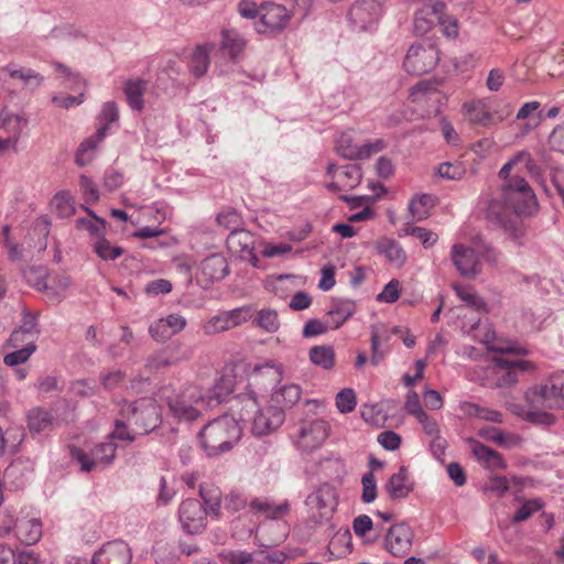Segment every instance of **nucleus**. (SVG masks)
I'll use <instances>...</instances> for the list:
<instances>
[{
	"label": "nucleus",
	"mask_w": 564,
	"mask_h": 564,
	"mask_svg": "<svg viewBox=\"0 0 564 564\" xmlns=\"http://www.w3.org/2000/svg\"><path fill=\"white\" fill-rule=\"evenodd\" d=\"M328 433L329 425L325 420L305 421L300 426L296 446L302 452H314L322 446Z\"/></svg>",
	"instance_id": "f8f14e48"
},
{
	"label": "nucleus",
	"mask_w": 564,
	"mask_h": 564,
	"mask_svg": "<svg viewBox=\"0 0 564 564\" xmlns=\"http://www.w3.org/2000/svg\"><path fill=\"white\" fill-rule=\"evenodd\" d=\"M516 500L522 503L512 516L511 522L514 524L527 521L534 513L541 511L545 506L544 501L540 498L523 500L522 498L517 497Z\"/></svg>",
	"instance_id": "58836bf2"
},
{
	"label": "nucleus",
	"mask_w": 564,
	"mask_h": 564,
	"mask_svg": "<svg viewBox=\"0 0 564 564\" xmlns=\"http://www.w3.org/2000/svg\"><path fill=\"white\" fill-rule=\"evenodd\" d=\"M464 110L466 111L468 121L480 127L495 126L502 121L511 112L510 109H506L503 112L495 117V115L489 110L487 99L466 102L464 104Z\"/></svg>",
	"instance_id": "a211bd4d"
},
{
	"label": "nucleus",
	"mask_w": 564,
	"mask_h": 564,
	"mask_svg": "<svg viewBox=\"0 0 564 564\" xmlns=\"http://www.w3.org/2000/svg\"><path fill=\"white\" fill-rule=\"evenodd\" d=\"M120 415L127 420L139 435H147L162 423L159 406L152 400H141L132 403L124 402Z\"/></svg>",
	"instance_id": "20e7f679"
},
{
	"label": "nucleus",
	"mask_w": 564,
	"mask_h": 564,
	"mask_svg": "<svg viewBox=\"0 0 564 564\" xmlns=\"http://www.w3.org/2000/svg\"><path fill=\"white\" fill-rule=\"evenodd\" d=\"M456 295L471 308L486 311V302L469 285H454Z\"/></svg>",
	"instance_id": "c03bdc74"
},
{
	"label": "nucleus",
	"mask_w": 564,
	"mask_h": 564,
	"mask_svg": "<svg viewBox=\"0 0 564 564\" xmlns=\"http://www.w3.org/2000/svg\"><path fill=\"white\" fill-rule=\"evenodd\" d=\"M94 251L105 261L115 260L123 253L121 247L111 245L104 236L95 241Z\"/></svg>",
	"instance_id": "a18cd8bd"
},
{
	"label": "nucleus",
	"mask_w": 564,
	"mask_h": 564,
	"mask_svg": "<svg viewBox=\"0 0 564 564\" xmlns=\"http://www.w3.org/2000/svg\"><path fill=\"white\" fill-rule=\"evenodd\" d=\"M200 271L208 282L220 281L229 272L227 259L220 253H213L202 261Z\"/></svg>",
	"instance_id": "a878e982"
},
{
	"label": "nucleus",
	"mask_w": 564,
	"mask_h": 564,
	"mask_svg": "<svg viewBox=\"0 0 564 564\" xmlns=\"http://www.w3.org/2000/svg\"><path fill=\"white\" fill-rule=\"evenodd\" d=\"M200 502L204 503L208 513L218 518L220 512L221 492L216 487H199Z\"/></svg>",
	"instance_id": "ea45409f"
},
{
	"label": "nucleus",
	"mask_w": 564,
	"mask_h": 564,
	"mask_svg": "<svg viewBox=\"0 0 564 564\" xmlns=\"http://www.w3.org/2000/svg\"><path fill=\"white\" fill-rule=\"evenodd\" d=\"M257 324L260 328L268 333H274L280 327V321L276 311L271 308H262L257 316Z\"/></svg>",
	"instance_id": "09e8293b"
},
{
	"label": "nucleus",
	"mask_w": 564,
	"mask_h": 564,
	"mask_svg": "<svg viewBox=\"0 0 564 564\" xmlns=\"http://www.w3.org/2000/svg\"><path fill=\"white\" fill-rule=\"evenodd\" d=\"M139 435L135 430L129 425L127 420L121 416V419H117L115 422V429L109 434V438L111 440H118V441H126V442H133Z\"/></svg>",
	"instance_id": "de8ad7c7"
},
{
	"label": "nucleus",
	"mask_w": 564,
	"mask_h": 564,
	"mask_svg": "<svg viewBox=\"0 0 564 564\" xmlns=\"http://www.w3.org/2000/svg\"><path fill=\"white\" fill-rule=\"evenodd\" d=\"M445 4L441 1H436L432 7V13L435 15V19L441 24L443 29V33L447 37H455L458 34L457 21L453 17L443 14V10Z\"/></svg>",
	"instance_id": "a19ab883"
},
{
	"label": "nucleus",
	"mask_w": 564,
	"mask_h": 564,
	"mask_svg": "<svg viewBox=\"0 0 564 564\" xmlns=\"http://www.w3.org/2000/svg\"><path fill=\"white\" fill-rule=\"evenodd\" d=\"M239 422L250 425L256 436H263L274 432L284 422V412L274 406L261 409L253 397L243 399L239 413Z\"/></svg>",
	"instance_id": "7ed1b4c3"
},
{
	"label": "nucleus",
	"mask_w": 564,
	"mask_h": 564,
	"mask_svg": "<svg viewBox=\"0 0 564 564\" xmlns=\"http://www.w3.org/2000/svg\"><path fill=\"white\" fill-rule=\"evenodd\" d=\"M42 536V523L36 518L17 517L15 538L26 545L35 544Z\"/></svg>",
	"instance_id": "393cba45"
},
{
	"label": "nucleus",
	"mask_w": 564,
	"mask_h": 564,
	"mask_svg": "<svg viewBox=\"0 0 564 564\" xmlns=\"http://www.w3.org/2000/svg\"><path fill=\"white\" fill-rule=\"evenodd\" d=\"M245 46V39L236 30H224L221 32L220 48L231 59H235Z\"/></svg>",
	"instance_id": "72a5a7b5"
},
{
	"label": "nucleus",
	"mask_w": 564,
	"mask_h": 564,
	"mask_svg": "<svg viewBox=\"0 0 564 564\" xmlns=\"http://www.w3.org/2000/svg\"><path fill=\"white\" fill-rule=\"evenodd\" d=\"M310 360L313 365L325 370H330L335 366V350L328 345L313 346L310 349Z\"/></svg>",
	"instance_id": "e433bc0d"
},
{
	"label": "nucleus",
	"mask_w": 564,
	"mask_h": 564,
	"mask_svg": "<svg viewBox=\"0 0 564 564\" xmlns=\"http://www.w3.org/2000/svg\"><path fill=\"white\" fill-rule=\"evenodd\" d=\"M335 149L338 155L347 160H358L360 145L354 142V131L346 130L335 140Z\"/></svg>",
	"instance_id": "f704fd0d"
},
{
	"label": "nucleus",
	"mask_w": 564,
	"mask_h": 564,
	"mask_svg": "<svg viewBox=\"0 0 564 564\" xmlns=\"http://www.w3.org/2000/svg\"><path fill=\"white\" fill-rule=\"evenodd\" d=\"M301 387L295 383H288L279 387L272 393V401L278 410L290 409L295 405L301 398Z\"/></svg>",
	"instance_id": "c756f323"
},
{
	"label": "nucleus",
	"mask_w": 564,
	"mask_h": 564,
	"mask_svg": "<svg viewBox=\"0 0 564 564\" xmlns=\"http://www.w3.org/2000/svg\"><path fill=\"white\" fill-rule=\"evenodd\" d=\"M362 495L361 500L365 503H370L377 498V481L372 471L366 473L361 478Z\"/></svg>",
	"instance_id": "4d7b16f0"
},
{
	"label": "nucleus",
	"mask_w": 564,
	"mask_h": 564,
	"mask_svg": "<svg viewBox=\"0 0 564 564\" xmlns=\"http://www.w3.org/2000/svg\"><path fill=\"white\" fill-rule=\"evenodd\" d=\"M234 383L231 376H220L216 379L209 393H205L207 406L213 408L224 402L232 393Z\"/></svg>",
	"instance_id": "2f4dec72"
},
{
	"label": "nucleus",
	"mask_w": 564,
	"mask_h": 564,
	"mask_svg": "<svg viewBox=\"0 0 564 564\" xmlns=\"http://www.w3.org/2000/svg\"><path fill=\"white\" fill-rule=\"evenodd\" d=\"M51 36L53 39L59 40H75L79 37H84L85 33L72 24H64L57 28H54L51 32Z\"/></svg>",
	"instance_id": "052dcab7"
},
{
	"label": "nucleus",
	"mask_w": 564,
	"mask_h": 564,
	"mask_svg": "<svg viewBox=\"0 0 564 564\" xmlns=\"http://www.w3.org/2000/svg\"><path fill=\"white\" fill-rule=\"evenodd\" d=\"M378 252L383 254L387 260L395 265L401 267L406 260V254L400 243L393 239H383L377 245Z\"/></svg>",
	"instance_id": "c9c22d12"
},
{
	"label": "nucleus",
	"mask_w": 564,
	"mask_h": 564,
	"mask_svg": "<svg viewBox=\"0 0 564 564\" xmlns=\"http://www.w3.org/2000/svg\"><path fill=\"white\" fill-rule=\"evenodd\" d=\"M0 78L13 79L21 84L22 88L28 91H34L44 82V77L36 70L22 66L17 63H9L0 68Z\"/></svg>",
	"instance_id": "f3484780"
},
{
	"label": "nucleus",
	"mask_w": 564,
	"mask_h": 564,
	"mask_svg": "<svg viewBox=\"0 0 564 564\" xmlns=\"http://www.w3.org/2000/svg\"><path fill=\"white\" fill-rule=\"evenodd\" d=\"M532 365L528 360H510L505 357L495 358L496 386L510 387L518 381V371H527Z\"/></svg>",
	"instance_id": "6ab92c4d"
},
{
	"label": "nucleus",
	"mask_w": 564,
	"mask_h": 564,
	"mask_svg": "<svg viewBox=\"0 0 564 564\" xmlns=\"http://www.w3.org/2000/svg\"><path fill=\"white\" fill-rule=\"evenodd\" d=\"M132 552L122 540H113L105 543L96 551L90 561L91 564H131Z\"/></svg>",
	"instance_id": "2eb2a0df"
},
{
	"label": "nucleus",
	"mask_w": 564,
	"mask_h": 564,
	"mask_svg": "<svg viewBox=\"0 0 564 564\" xmlns=\"http://www.w3.org/2000/svg\"><path fill=\"white\" fill-rule=\"evenodd\" d=\"M87 212L93 216V219L78 218L76 220L77 228L87 230L91 235L97 236V238L104 236L102 230L105 229L106 221L96 216L91 209L87 208Z\"/></svg>",
	"instance_id": "3c124183"
},
{
	"label": "nucleus",
	"mask_w": 564,
	"mask_h": 564,
	"mask_svg": "<svg viewBox=\"0 0 564 564\" xmlns=\"http://www.w3.org/2000/svg\"><path fill=\"white\" fill-rule=\"evenodd\" d=\"M167 405L175 417L185 421L196 420L203 410L209 408L203 389L194 384L169 398Z\"/></svg>",
	"instance_id": "423d86ee"
},
{
	"label": "nucleus",
	"mask_w": 564,
	"mask_h": 564,
	"mask_svg": "<svg viewBox=\"0 0 564 564\" xmlns=\"http://www.w3.org/2000/svg\"><path fill=\"white\" fill-rule=\"evenodd\" d=\"M501 197L514 215L532 214L538 206L535 194L528 182L518 175L501 186Z\"/></svg>",
	"instance_id": "39448f33"
},
{
	"label": "nucleus",
	"mask_w": 564,
	"mask_h": 564,
	"mask_svg": "<svg viewBox=\"0 0 564 564\" xmlns=\"http://www.w3.org/2000/svg\"><path fill=\"white\" fill-rule=\"evenodd\" d=\"M462 409L464 410V412L466 414L479 417V419L488 421V422H495V423L502 422V413L497 410L482 408V406L471 403V402H465L462 405Z\"/></svg>",
	"instance_id": "37998d69"
},
{
	"label": "nucleus",
	"mask_w": 564,
	"mask_h": 564,
	"mask_svg": "<svg viewBox=\"0 0 564 564\" xmlns=\"http://www.w3.org/2000/svg\"><path fill=\"white\" fill-rule=\"evenodd\" d=\"M414 532L411 527L404 522L391 525L386 534V549L395 556H404L412 547Z\"/></svg>",
	"instance_id": "4468645a"
},
{
	"label": "nucleus",
	"mask_w": 564,
	"mask_h": 564,
	"mask_svg": "<svg viewBox=\"0 0 564 564\" xmlns=\"http://www.w3.org/2000/svg\"><path fill=\"white\" fill-rule=\"evenodd\" d=\"M292 12L284 6L273 2L263 3L259 8V21L256 23V31L268 36L281 33L288 25Z\"/></svg>",
	"instance_id": "1a4fd4ad"
},
{
	"label": "nucleus",
	"mask_w": 564,
	"mask_h": 564,
	"mask_svg": "<svg viewBox=\"0 0 564 564\" xmlns=\"http://www.w3.org/2000/svg\"><path fill=\"white\" fill-rule=\"evenodd\" d=\"M404 231L405 235L420 239L424 248H430L437 241L435 234L422 227L409 226Z\"/></svg>",
	"instance_id": "bf43d9fd"
},
{
	"label": "nucleus",
	"mask_w": 564,
	"mask_h": 564,
	"mask_svg": "<svg viewBox=\"0 0 564 564\" xmlns=\"http://www.w3.org/2000/svg\"><path fill=\"white\" fill-rule=\"evenodd\" d=\"M117 445L112 441L97 444L90 452L78 447L70 448L72 458L80 464L83 471H91L97 465L109 466L116 457Z\"/></svg>",
	"instance_id": "9d476101"
},
{
	"label": "nucleus",
	"mask_w": 564,
	"mask_h": 564,
	"mask_svg": "<svg viewBox=\"0 0 564 564\" xmlns=\"http://www.w3.org/2000/svg\"><path fill=\"white\" fill-rule=\"evenodd\" d=\"M549 144L553 151L564 154V122L553 129L549 137Z\"/></svg>",
	"instance_id": "774afa93"
},
{
	"label": "nucleus",
	"mask_w": 564,
	"mask_h": 564,
	"mask_svg": "<svg viewBox=\"0 0 564 564\" xmlns=\"http://www.w3.org/2000/svg\"><path fill=\"white\" fill-rule=\"evenodd\" d=\"M524 399L530 406L527 420L543 425L555 423V416L543 410L561 409L564 406L563 390H560L558 376H551L544 383L534 386L525 391Z\"/></svg>",
	"instance_id": "f257e3e1"
},
{
	"label": "nucleus",
	"mask_w": 564,
	"mask_h": 564,
	"mask_svg": "<svg viewBox=\"0 0 564 564\" xmlns=\"http://www.w3.org/2000/svg\"><path fill=\"white\" fill-rule=\"evenodd\" d=\"M14 349V351L7 354L3 358L7 366L14 367L24 364L36 350V345L32 340H28L22 348Z\"/></svg>",
	"instance_id": "49530a36"
},
{
	"label": "nucleus",
	"mask_w": 564,
	"mask_h": 564,
	"mask_svg": "<svg viewBox=\"0 0 564 564\" xmlns=\"http://www.w3.org/2000/svg\"><path fill=\"white\" fill-rule=\"evenodd\" d=\"M356 404V394L351 388H345L337 393L336 406L340 413H350Z\"/></svg>",
	"instance_id": "603ef678"
},
{
	"label": "nucleus",
	"mask_w": 564,
	"mask_h": 564,
	"mask_svg": "<svg viewBox=\"0 0 564 564\" xmlns=\"http://www.w3.org/2000/svg\"><path fill=\"white\" fill-rule=\"evenodd\" d=\"M513 163L516 165H521L529 174L532 176L539 177L541 175V169L532 159L531 154L528 151H519L513 156Z\"/></svg>",
	"instance_id": "6e6d98bb"
},
{
	"label": "nucleus",
	"mask_w": 564,
	"mask_h": 564,
	"mask_svg": "<svg viewBox=\"0 0 564 564\" xmlns=\"http://www.w3.org/2000/svg\"><path fill=\"white\" fill-rule=\"evenodd\" d=\"M451 258L462 276L473 279L480 273L479 259L473 248L455 243L451 250Z\"/></svg>",
	"instance_id": "dca6fc26"
},
{
	"label": "nucleus",
	"mask_w": 564,
	"mask_h": 564,
	"mask_svg": "<svg viewBox=\"0 0 564 564\" xmlns=\"http://www.w3.org/2000/svg\"><path fill=\"white\" fill-rule=\"evenodd\" d=\"M466 173V169L460 162H444L437 167V174L446 180H460Z\"/></svg>",
	"instance_id": "864d4df0"
},
{
	"label": "nucleus",
	"mask_w": 564,
	"mask_h": 564,
	"mask_svg": "<svg viewBox=\"0 0 564 564\" xmlns=\"http://www.w3.org/2000/svg\"><path fill=\"white\" fill-rule=\"evenodd\" d=\"M28 427L32 434H40L53 425V415L43 408H33L26 414Z\"/></svg>",
	"instance_id": "473e14b6"
},
{
	"label": "nucleus",
	"mask_w": 564,
	"mask_h": 564,
	"mask_svg": "<svg viewBox=\"0 0 564 564\" xmlns=\"http://www.w3.org/2000/svg\"><path fill=\"white\" fill-rule=\"evenodd\" d=\"M328 328H330L328 322H322L319 319H308L303 327L302 335L304 338H312L325 334Z\"/></svg>",
	"instance_id": "0e129e2a"
},
{
	"label": "nucleus",
	"mask_w": 564,
	"mask_h": 564,
	"mask_svg": "<svg viewBox=\"0 0 564 564\" xmlns=\"http://www.w3.org/2000/svg\"><path fill=\"white\" fill-rule=\"evenodd\" d=\"M486 217L492 224L501 227L514 240H518L524 234L521 217L513 214L509 205L503 202L501 193L489 200Z\"/></svg>",
	"instance_id": "0eeeda50"
},
{
	"label": "nucleus",
	"mask_w": 564,
	"mask_h": 564,
	"mask_svg": "<svg viewBox=\"0 0 564 564\" xmlns=\"http://www.w3.org/2000/svg\"><path fill=\"white\" fill-rule=\"evenodd\" d=\"M242 426L231 415H221L208 422L199 432V441L207 456L229 452L240 440Z\"/></svg>",
	"instance_id": "f03ea898"
},
{
	"label": "nucleus",
	"mask_w": 564,
	"mask_h": 564,
	"mask_svg": "<svg viewBox=\"0 0 564 564\" xmlns=\"http://www.w3.org/2000/svg\"><path fill=\"white\" fill-rule=\"evenodd\" d=\"M17 330L26 335L28 340L35 343V339L40 333L36 315L28 311H23L21 324Z\"/></svg>",
	"instance_id": "8fccbe9b"
},
{
	"label": "nucleus",
	"mask_w": 564,
	"mask_h": 564,
	"mask_svg": "<svg viewBox=\"0 0 564 564\" xmlns=\"http://www.w3.org/2000/svg\"><path fill=\"white\" fill-rule=\"evenodd\" d=\"M192 354L193 352L189 348L183 349V344L173 343L166 350L153 355L149 359V366L154 368L172 366L180 361L189 359Z\"/></svg>",
	"instance_id": "5701e85b"
},
{
	"label": "nucleus",
	"mask_w": 564,
	"mask_h": 564,
	"mask_svg": "<svg viewBox=\"0 0 564 564\" xmlns=\"http://www.w3.org/2000/svg\"><path fill=\"white\" fill-rule=\"evenodd\" d=\"M149 333L154 340L160 343H164L173 336L171 329L167 328V325H165L163 318H160L151 324L149 327Z\"/></svg>",
	"instance_id": "338daca9"
},
{
	"label": "nucleus",
	"mask_w": 564,
	"mask_h": 564,
	"mask_svg": "<svg viewBox=\"0 0 564 564\" xmlns=\"http://www.w3.org/2000/svg\"><path fill=\"white\" fill-rule=\"evenodd\" d=\"M213 47V44L205 43L197 45L193 51L188 63V69L194 77L199 78L207 73L210 64L209 54Z\"/></svg>",
	"instance_id": "cd10ccee"
},
{
	"label": "nucleus",
	"mask_w": 564,
	"mask_h": 564,
	"mask_svg": "<svg viewBox=\"0 0 564 564\" xmlns=\"http://www.w3.org/2000/svg\"><path fill=\"white\" fill-rule=\"evenodd\" d=\"M23 276L29 284L35 288L39 291L47 290L46 284V270L42 267L39 268H30L23 272Z\"/></svg>",
	"instance_id": "5fc2aeb1"
},
{
	"label": "nucleus",
	"mask_w": 564,
	"mask_h": 564,
	"mask_svg": "<svg viewBox=\"0 0 564 564\" xmlns=\"http://www.w3.org/2000/svg\"><path fill=\"white\" fill-rule=\"evenodd\" d=\"M119 119V111L115 101H107L104 104L102 109L98 116L100 126H106L107 130L109 124L116 122Z\"/></svg>",
	"instance_id": "680f3d73"
},
{
	"label": "nucleus",
	"mask_w": 564,
	"mask_h": 564,
	"mask_svg": "<svg viewBox=\"0 0 564 564\" xmlns=\"http://www.w3.org/2000/svg\"><path fill=\"white\" fill-rule=\"evenodd\" d=\"M79 186L87 203H96L99 199V191L96 184L87 175L79 177Z\"/></svg>",
	"instance_id": "e2e57ef3"
},
{
	"label": "nucleus",
	"mask_w": 564,
	"mask_h": 564,
	"mask_svg": "<svg viewBox=\"0 0 564 564\" xmlns=\"http://www.w3.org/2000/svg\"><path fill=\"white\" fill-rule=\"evenodd\" d=\"M440 54L435 45L431 43H416L410 46L403 61L406 73L423 75L435 68Z\"/></svg>",
	"instance_id": "6e6552de"
},
{
	"label": "nucleus",
	"mask_w": 564,
	"mask_h": 564,
	"mask_svg": "<svg viewBox=\"0 0 564 564\" xmlns=\"http://www.w3.org/2000/svg\"><path fill=\"white\" fill-rule=\"evenodd\" d=\"M469 444L471 447L473 455L477 458V460L482 464L486 468L496 470V469H506L507 463L503 459L502 455L497 451L486 446L485 444L476 441L474 438L469 440Z\"/></svg>",
	"instance_id": "b1692460"
},
{
	"label": "nucleus",
	"mask_w": 564,
	"mask_h": 564,
	"mask_svg": "<svg viewBox=\"0 0 564 564\" xmlns=\"http://www.w3.org/2000/svg\"><path fill=\"white\" fill-rule=\"evenodd\" d=\"M106 134H107V127L100 126L97 129L95 135L84 140L79 144V147L76 151V155H75V161L78 165L85 166L93 160L94 151L97 149L98 144L104 140Z\"/></svg>",
	"instance_id": "c85d7f7f"
},
{
	"label": "nucleus",
	"mask_w": 564,
	"mask_h": 564,
	"mask_svg": "<svg viewBox=\"0 0 564 564\" xmlns=\"http://www.w3.org/2000/svg\"><path fill=\"white\" fill-rule=\"evenodd\" d=\"M148 82L141 78H130L124 83L123 91L131 109L141 111L144 108L143 96Z\"/></svg>",
	"instance_id": "7c9ffc66"
},
{
	"label": "nucleus",
	"mask_w": 564,
	"mask_h": 564,
	"mask_svg": "<svg viewBox=\"0 0 564 564\" xmlns=\"http://www.w3.org/2000/svg\"><path fill=\"white\" fill-rule=\"evenodd\" d=\"M435 197L431 194H421L413 197L409 203V213L415 220H423L435 205Z\"/></svg>",
	"instance_id": "4c0bfd02"
},
{
	"label": "nucleus",
	"mask_w": 564,
	"mask_h": 564,
	"mask_svg": "<svg viewBox=\"0 0 564 564\" xmlns=\"http://www.w3.org/2000/svg\"><path fill=\"white\" fill-rule=\"evenodd\" d=\"M306 503L312 508L318 509L322 516L332 513L337 506L335 488L327 482L322 484L314 492L307 496Z\"/></svg>",
	"instance_id": "412c9836"
},
{
	"label": "nucleus",
	"mask_w": 564,
	"mask_h": 564,
	"mask_svg": "<svg viewBox=\"0 0 564 564\" xmlns=\"http://www.w3.org/2000/svg\"><path fill=\"white\" fill-rule=\"evenodd\" d=\"M489 349L491 351H496V352L513 354L517 356H524L528 354V350L525 347H523L514 341H511V340H507V341L498 340V341L491 344L489 346Z\"/></svg>",
	"instance_id": "13d9d810"
},
{
	"label": "nucleus",
	"mask_w": 564,
	"mask_h": 564,
	"mask_svg": "<svg viewBox=\"0 0 564 564\" xmlns=\"http://www.w3.org/2000/svg\"><path fill=\"white\" fill-rule=\"evenodd\" d=\"M282 378L281 367L272 361L256 365L249 373V384L267 390Z\"/></svg>",
	"instance_id": "aec40b11"
},
{
	"label": "nucleus",
	"mask_w": 564,
	"mask_h": 564,
	"mask_svg": "<svg viewBox=\"0 0 564 564\" xmlns=\"http://www.w3.org/2000/svg\"><path fill=\"white\" fill-rule=\"evenodd\" d=\"M356 313V303L349 299L334 300L327 311L330 328H339Z\"/></svg>",
	"instance_id": "bb28decb"
},
{
	"label": "nucleus",
	"mask_w": 564,
	"mask_h": 564,
	"mask_svg": "<svg viewBox=\"0 0 564 564\" xmlns=\"http://www.w3.org/2000/svg\"><path fill=\"white\" fill-rule=\"evenodd\" d=\"M208 511L199 499L188 498L178 507V521L187 534H200L207 527Z\"/></svg>",
	"instance_id": "9b49d317"
},
{
	"label": "nucleus",
	"mask_w": 564,
	"mask_h": 564,
	"mask_svg": "<svg viewBox=\"0 0 564 564\" xmlns=\"http://www.w3.org/2000/svg\"><path fill=\"white\" fill-rule=\"evenodd\" d=\"M388 495L392 499H404L414 489V481L411 479L405 466H400L399 470L391 475L384 486Z\"/></svg>",
	"instance_id": "4be33fe9"
},
{
	"label": "nucleus",
	"mask_w": 564,
	"mask_h": 564,
	"mask_svg": "<svg viewBox=\"0 0 564 564\" xmlns=\"http://www.w3.org/2000/svg\"><path fill=\"white\" fill-rule=\"evenodd\" d=\"M479 435L487 441L494 442L500 446L511 448L519 443V437L513 434H506L496 427H485L479 431Z\"/></svg>",
	"instance_id": "79ce46f5"
},
{
	"label": "nucleus",
	"mask_w": 564,
	"mask_h": 564,
	"mask_svg": "<svg viewBox=\"0 0 564 564\" xmlns=\"http://www.w3.org/2000/svg\"><path fill=\"white\" fill-rule=\"evenodd\" d=\"M382 15V6L377 0H357L348 10V20L359 31L376 24Z\"/></svg>",
	"instance_id": "ddd939ff"
},
{
	"label": "nucleus",
	"mask_w": 564,
	"mask_h": 564,
	"mask_svg": "<svg viewBox=\"0 0 564 564\" xmlns=\"http://www.w3.org/2000/svg\"><path fill=\"white\" fill-rule=\"evenodd\" d=\"M400 296L399 281L391 280L383 290L377 295V301L381 303H394Z\"/></svg>",
	"instance_id": "69168bd1"
}]
</instances>
